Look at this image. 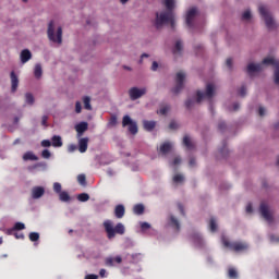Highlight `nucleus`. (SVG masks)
Listing matches in <instances>:
<instances>
[{
    "label": "nucleus",
    "instance_id": "obj_1",
    "mask_svg": "<svg viewBox=\"0 0 279 279\" xmlns=\"http://www.w3.org/2000/svg\"><path fill=\"white\" fill-rule=\"evenodd\" d=\"M175 3H178V0L163 1V4L168 11L156 13L155 27H157V29H160V27L167 25V23H170L172 27L175 25V13H173V10H175Z\"/></svg>",
    "mask_w": 279,
    "mask_h": 279
},
{
    "label": "nucleus",
    "instance_id": "obj_2",
    "mask_svg": "<svg viewBox=\"0 0 279 279\" xmlns=\"http://www.w3.org/2000/svg\"><path fill=\"white\" fill-rule=\"evenodd\" d=\"M269 65L275 66L274 83L276 86H279V61H276L274 57L265 58L262 63H248L246 71L248 75H256V73H260V71Z\"/></svg>",
    "mask_w": 279,
    "mask_h": 279
},
{
    "label": "nucleus",
    "instance_id": "obj_3",
    "mask_svg": "<svg viewBox=\"0 0 279 279\" xmlns=\"http://www.w3.org/2000/svg\"><path fill=\"white\" fill-rule=\"evenodd\" d=\"M215 95H217V85L215 83H207L205 90H197L194 98H190L185 101V106L191 109L196 104H202V101H213Z\"/></svg>",
    "mask_w": 279,
    "mask_h": 279
},
{
    "label": "nucleus",
    "instance_id": "obj_4",
    "mask_svg": "<svg viewBox=\"0 0 279 279\" xmlns=\"http://www.w3.org/2000/svg\"><path fill=\"white\" fill-rule=\"evenodd\" d=\"M258 12L265 22V25L267 29H276L278 27V23L274 19V15L271 14V11L269 10V7L265 4H260L258 7Z\"/></svg>",
    "mask_w": 279,
    "mask_h": 279
},
{
    "label": "nucleus",
    "instance_id": "obj_5",
    "mask_svg": "<svg viewBox=\"0 0 279 279\" xmlns=\"http://www.w3.org/2000/svg\"><path fill=\"white\" fill-rule=\"evenodd\" d=\"M105 231L107 232L108 239H114L117 234H125V226L121 222H119L116 227L114 223L111 222V220H106L104 222Z\"/></svg>",
    "mask_w": 279,
    "mask_h": 279
},
{
    "label": "nucleus",
    "instance_id": "obj_6",
    "mask_svg": "<svg viewBox=\"0 0 279 279\" xmlns=\"http://www.w3.org/2000/svg\"><path fill=\"white\" fill-rule=\"evenodd\" d=\"M48 38L51 43L62 45V26H59L56 22H50L48 25Z\"/></svg>",
    "mask_w": 279,
    "mask_h": 279
},
{
    "label": "nucleus",
    "instance_id": "obj_7",
    "mask_svg": "<svg viewBox=\"0 0 279 279\" xmlns=\"http://www.w3.org/2000/svg\"><path fill=\"white\" fill-rule=\"evenodd\" d=\"M221 242L225 245V247H229V250H233V252H245L250 248V245H247V243H245V242L230 243L226 235H222Z\"/></svg>",
    "mask_w": 279,
    "mask_h": 279
},
{
    "label": "nucleus",
    "instance_id": "obj_8",
    "mask_svg": "<svg viewBox=\"0 0 279 279\" xmlns=\"http://www.w3.org/2000/svg\"><path fill=\"white\" fill-rule=\"evenodd\" d=\"M259 213L263 219L267 221V223L274 222V209L269 206L267 202H262L259 206Z\"/></svg>",
    "mask_w": 279,
    "mask_h": 279
},
{
    "label": "nucleus",
    "instance_id": "obj_9",
    "mask_svg": "<svg viewBox=\"0 0 279 279\" xmlns=\"http://www.w3.org/2000/svg\"><path fill=\"white\" fill-rule=\"evenodd\" d=\"M123 128H128L129 132L131 134H138V125L136 124V121L132 120L130 116H124L122 120Z\"/></svg>",
    "mask_w": 279,
    "mask_h": 279
},
{
    "label": "nucleus",
    "instance_id": "obj_10",
    "mask_svg": "<svg viewBox=\"0 0 279 279\" xmlns=\"http://www.w3.org/2000/svg\"><path fill=\"white\" fill-rule=\"evenodd\" d=\"M147 95V87H132L129 89V97L132 101H136V99H141Z\"/></svg>",
    "mask_w": 279,
    "mask_h": 279
},
{
    "label": "nucleus",
    "instance_id": "obj_11",
    "mask_svg": "<svg viewBox=\"0 0 279 279\" xmlns=\"http://www.w3.org/2000/svg\"><path fill=\"white\" fill-rule=\"evenodd\" d=\"M199 14V11L197 8L192 7L187 10L186 15H185V23L187 27H193L195 23V19H197V15Z\"/></svg>",
    "mask_w": 279,
    "mask_h": 279
},
{
    "label": "nucleus",
    "instance_id": "obj_12",
    "mask_svg": "<svg viewBox=\"0 0 279 279\" xmlns=\"http://www.w3.org/2000/svg\"><path fill=\"white\" fill-rule=\"evenodd\" d=\"M175 82H177V85L172 90L178 95V93H180V90L184 88V83L186 82V73L178 72Z\"/></svg>",
    "mask_w": 279,
    "mask_h": 279
},
{
    "label": "nucleus",
    "instance_id": "obj_13",
    "mask_svg": "<svg viewBox=\"0 0 279 279\" xmlns=\"http://www.w3.org/2000/svg\"><path fill=\"white\" fill-rule=\"evenodd\" d=\"M74 128L76 130V138H82V136H84V132H86L88 130V123L80 122Z\"/></svg>",
    "mask_w": 279,
    "mask_h": 279
},
{
    "label": "nucleus",
    "instance_id": "obj_14",
    "mask_svg": "<svg viewBox=\"0 0 279 279\" xmlns=\"http://www.w3.org/2000/svg\"><path fill=\"white\" fill-rule=\"evenodd\" d=\"M88 137H78V151L80 154H86L88 150Z\"/></svg>",
    "mask_w": 279,
    "mask_h": 279
},
{
    "label": "nucleus",
    "instance_id": "obj_15",
    "mask_svg": "<svg viewBox=\"0 0 279 279\" xmlns=\"http://www.w3.org/2000/svg\"><path fill=\"white\" fill-rule=\"evenodd\" d=\"M33 199H40L45 195V189L43 186H34L31 191Z\"/></svg>",
    "mask_w": 279,
    "mask_h": 279
},
{
    "label": "nucleus",
    "instance_id": "obj_16",
    "mask_svg": "<svg viewBox=\"0 0 279 279\" xmlns=\"http://www.w3.org/2000/svg\"><path fill=\"white\" fill-rule=\"evenodd\" d=\"M31 58H32V51H29V49H24L21 51L20 59L22 64H27Z\"/></svg>",
    "mask_w": 279,
    "mask_h": 279
},
{
    "label": "nucleus",
    "instance_id": "obj_17",
    "mask_svg": "<svg viewBox=\"0 0 279 279\" xmlns=\"http://www.w3.org/2000/svg\"><path fill=\"white\" fill-rule=\"evenodd\" d=\"M11 77V93H14L19 88V76L14 71L10 74Z\"/></svg>",
    "mask_w": 279,
    "mask_h": 279
},
{
    "label": "nucleus",
    "instance_id": "obj_18",
    "mask_svg": "<svg viewBox=\"0 0 279 279\" xmlns=\"http://www.w3.org/2000/svg\"><path fill=\"white\" fill-rule=\"evenodd\" d=\"M173 149V143L171 142H165L163 144L160 145L159 151L166 156V154H169Z\"/></svg>",
    "mask_w": 279,
    "mask_h": 279
},
{
    "label": "nucleus",
    "instance_id": "obj_19",
    "mask_svg": "<svg viewBox=\"0 0 279 279\" xmlns=\"http://www.w3.org/2000/svg\"><path fill=\"white\" fill-rule=\"evenodd\" d=\"M185 178L184 174L175 173L172 177V185L173 186H181V184L184 182Z\"/></svg>",
    "mask_w": 279,
    "mask_h": 279
},
{
    "label": "nucleus",
    "instance_id": "obj_20",
    "mask_svg": "<svg viewBox=\"0 0 279 279\" xmlns=\"http://www.w3.org/2000/svg\"><path fill=\"white\" fill-rule=\"evenodd\" d=\"M114 215L117 219H123V217L125 216V206L117 205L114 208Z\"/></svg>",
    "mask_w": 279,
    "mask_h": 279
},
{
    "label": "nucleus",
    "instance_id": "obj_21",
    "mask_svg": "<svg viewBox=\"0 0 279 279\" xmlns=\"http://www.w3.org/2000/svg\"><path fill=\"white\" fill-rule=\"evenodd\" d=\"M192 243H194V245H196V247H202V245H204V239H202V234L194 233L192 235Z\"/></svg>",
    "mask_w": 279,
    "mask_h": 279
},
{
    "label": "nucleus",
    "instance_id": "obj_22",
    "mask_svg": "<svg viewBox=\"0 0 279 279\" xmlns=\"http://www.w3.org/2000/svg\"><path fill=\"white\" fill-rule=\"evenodd\" d=\"M168 223L171 226V228H174V230H180V221H178V218L175 216L170 215L168 218Z\"/></svg>",
    "mask_w": 279,
    "mask_h": 279
},
{
    "label": "nucleus",
    "instance_id": "obj_23",
    "mask_svg": "<svg viewBox=\"0 0 279 279\" xmlns=\"http://www.w3.org/2000/svg\"><path fill=\"white\" fill-rule=\"evenodd\" d=\"M52 147H62V136L60 135H53L50 141Z\"/></svg>",
    "mask_w": 279,
    "mask_h": 279
},
{
    "label": "nucleus",
    "instance_id": "obj_24",
    "mask_svg": "<svg viewBox=\"0 0 279 279\" xmlns=\"http://www.w3.org/2000/svg\"><path fill=\"white\" fill-rule=\"evenodd\" d=\"M143 125L146 132H153V130L156 128V121L144 120Z\"/></svg>",
    "mask_w": 279,
    "mask_h": 279
},
{
    "label": "nucleus",
    "instance_id": "obj_25",
    "mask_svg": "<svg viewBox=\"0 0 279 279\" xmlns=\"http://www.w3.org/2000/svg\"><path fill=\"white\" fill-rule=\"evenodd\" d=\"M24 99H25L26 106H34V104L36 102V98H34V94L32 93H26L24 95Z\"/></svg>",
    "mask_w": 279,
    "mask_h": 279
},
{
    "label": "nucleus",
    "instance_id": "obj_26",
    "mask_svg": "<svg viewBox=\"0 0 279 279\" xmlns=\"http://www.w3.org/2000/svg\"><path fill=\"white\" fill-rule=\"evenodd\" d=\"M23 160L25 162H27V160H32V161H36L38 160V156H36L34 154V151H26L24 155H23Z\"/></svg>",
    "mask_w": 279,
    "mask_h": 279
},
{
    "label": "nucleus",
    "instance_id": "obj_27",
    "mask_svg": "<svg viewBox=\"0 0 279 279\" xmlns=\"http://www.w3.org/2000/svg\"><path fill=\"white\" fill-rule=\"evenodd\" d=\"M182 49H183L182 41L178 40L174 45L173 50H172L173 56H181L182 54Z\"/></svg>",
    "mask_w": 279,
    "mask_h": 279
},
{
    "label": "nucleus",
    "instance_id": "obj_28",
    "mask_svg": "<svg viewBox=\"0 0 279 279\" xmlns=\"http://www.w3.org/2000/svg\"><path fill=\"white\" fill-rule=\"evenodd\" d=\"M34 75L36 80H40V77H43V65H40V63L35 64Z\"/></svg>",
    "mask_w": 279,
    "mask_h": 279
},
{
    "label": "nucleus",
    "instance_id": "obj_29",
    "mask_svg": "<svg viewBox=\"0 0 279 279\" xmlns=\"http://www.w3.org/2000/svg\"><path fill=\"white\" fill-rule=\"evenodd\" d=\"M180 165H182V158L180 156H175L173 160L169 161V166L172 167V169L180 167Z\"/></svg>",
    "mask_w": 279,
    "mask_h": 279
},
{
    "label": "nucleus",
    "instance_id": "obj_30",
    "mask_svg": "<svg viewBox=\"0 0 279 279\" xmlns=\"http://www.w3.org/2000/svg\"><path fill=\"white\" fill-rule=\"evenodd\" d=\"M242 21H244L245 23H250V21H252V11L250 9H246L242 13Z\"/></svg>",
    "mask_w": 279,
    "mask_h": 279
},
{
    "label": "nucleus",
    "instance_id": "obj_31",
    "mask_svg": "<svg viewBox=\"0 0 279 279\" xmlns=\"http://www.w3.org/2000/svg\"><path fill=\"white\" fill-rule=\"evenodd\" d=\"M183 145L187 147V149H193V141L189 135L183 137Z\"/></svg>",
    "mask_w": 279,
    "mask_h": 279
},
{
    "label": "nucleus",
    "instance_id": "obj_32",
    "mask_svg": "<svg viewBox=\"0 0 279 279\" xmlns=\"http://www.w3.org/2000/svg\"><path fill=\"white\" fill-rule=\"evenodd\" d=\"M133 211L135 215H143V213H145V206H143V204H137L133 207Z\"/></svg>",
    "mask_w": 279,
    "mask_h": 279
},
{
    "label": "nucleus",
    "instance_id": "obj_33",
    "mask_svg": "<svg viewBox=\"0 0 279 279\" xmlns=\"http://www.w3.org/2000/svg\"><path fill=\"white\" fill-rule=\"evenodd\" d=\"M140 226H141V230L144 234L147 233V230H153V232H154V229L151 228V225H149V222H140Z\"/></svg>",
    "mask_w": 279,
    "mask_h": 279
},
{
    "label": "nucleus",
    "instance_id": "obj_34",
    "mask_svg": "<svg viewBox=\"0 0 279 279\" xmlns=\"http://www.w3.org/2000/svg\"><path fill=\"white\" fill-rule=\"evenodd\" d=\"M83 104H84L85 110H93V106H90V97L88 96L83 97Z\"/></svg>",
    "mask_w": 279,
    "mask_h": 279
},
{
    "label": "nucleus",
    "instance_id": "obj_35",
    "mask_svg": "<svg viewBox=\"0 0 279 279\" xmlns=\"http://www.w3.org/2000/svg\"><path fill=\"white\" fill-rule=\"evenodd\" d=\"M209 230H210V232H217V219L210 218Z\"/></svg>",
    "mask_w": 279,
    "mask_h": 279
},
{
    "label": "nucleus",
    "instance_id": "obj_36",
    "mask_svg": "<svg viewBox=\"0 0 279 279\" xmlns=\"http://www.w3.org/2000/svg\"><path fill=\"white\" fill-rule=\"evenodd\" d=\"M169 110H171V106L169 105H163L160 107V109L158 110L159 114H168Z\"/></svg>",
    "mask_w": 279,
    "mask_h": 279
},
{
    "label": "nucleus",
    "instance_id": "obj_37",
    "mask_svg": "<svg viewBox=\"0 0 279 279\" xmlns=\"http://www.w3.org/2000/svg\"><path fill=\"white\" fill-rule=\"evenodd\" d=\"M59 199H60L61 202H69V201L71 199V196H70L69 193H66V192H61V193L59 194Z\"/></svg>",
    "mask_w": 279,
    "mask_h": 279
},
{
    "label": "nucleus",
    "instance_id": "obj_38",
    "mask_svg": "<svg viewBox=\"0 0 279 279\" xmlns=\"http://www.w3.org/2000/svg\"><path fill=\"white\" fill-rule=\"evenodd\" d=\"M78 202H88L90 196L87 193L78 194L77 196Z\"/></svg>",
    "mask_w": 279,
    "mask_h": 279
},
{
    "label": "nucleus",
    "instance_id": "obj_39",
    "mask_svg": "<svg viewBox=\"0 0 279 279\" xmlns=\"http://www.w3.org/2000/svg\"><path fill=\"white\" fill-rule=\"evenodd\" d=\"M77 182L81 184V186H86V175L85 174H78L77 175Z\"/></svg>",
    "mask_w": 279,
    "mask_h": 279
},
{
    "label": "nucleus",
    "instance_id": "obj_40",
    "mask_svg": "<svg viewBox=\"0 0 279 279\" xmlns=\"http://www.w3.org/2000/svg\"><path fill=\"white\" fill-rule=\"evenodd\" d=\"M29 241L36 242L38 239H40V234L38 232H31L29 235Z\"/></svg>",
    "mask_w": 279,
    "mask_h": 279
},
{
    "label": "nucleus",
    "instance_id": "obj_41",
    "mask_svg": "<svg viewBox=\"0 0 279 279\" xmlns=\"http://www.w3.org/2000/svg\"><path fill=\"white\" fill-rule=\"evenodd\" d=\"M118 120H117V116H111L109 122H108V128H114V125H117Z\"/></svg>",
    "mask_w": 279,
    "mask_h": 279
},
{
    "label": "nucleus",
    "instance_id": "obj_42",
    "mask_svg": "<svg viewBox=\"0 0 279 279\" xmlns=\"http://www.w3.org/2000/svg\"><path fill=\"white\" fill-rule=\"evenodd\" d=\"M257 113L259 117H267V108L259 106Z\"/></svg>",
    "mask_w": 279,
    "mask_h": 279
},
{
    "label": "nucleus",
    "instance_id": "obj_43",
    "mask_svg": "<svg viewBox=\"0 0 279 279\" xmlns=\"http://www.w3.org/2000/svg\"><path fill=\"white\" fill-rule=\"evenodd\" d=\"M53 191L54 193L61 194L62 193V184L54 182L53 183Z\"/></svg>",
    "mask_w": 279,
    "mask_h": 279
},
{
    "label": "nucleus",
    "instance_id": "obj_44",
    "mask_svg": "<svg viewBox=\"0 0 279 279\" xmlns=\"http://www.w3.org/2000/svg\"><path fill=\"white\" fill-rule=\"evenodd\" d=\"M228 275H229V278H232V279L238 278L239 276V274L236 272V269L234 268H230Z\"/></svg>",
    "mask_w": 279,
    "mask_h": 279
},
{
    "label": "nucleus",
    "instance_id": "obj_45",
    "mask_svg": "<svg viewBox=\"0 0 279 279\" xmlns=\"http://www.w3.org/2000/svg\"><path fill=\"white\" fill-rule=\"evenodd\" d=\"M105 263L107 267H114V257H107Z\"/></svg>",
    "mask_w": 279,
    "mask_h": 279
},
{
    "label": "nucleus",
    "instance_id": "obj_46",
    "mask_svg": "<svg viewBox=\"0 0 279 279\" xmlns=\"http://www.w3.org/2000/svg\"><path fill=\"white\" fill-rule=\"evenodd\" d=\"M41 157L45 158L46 160H49V158H51V151H49V149H44L41 151Z\"/></svg>",
    "mask_w": 279,
    "mask_h": 279
},
{
    "label": "nucleus",
    "instance_id": "obj_47",
    "mask_svg": "<svg viewBox=\"0 0 279 279\" xmlns=\"http://www.w3.org/2000/svg\"><path fill=\"white\" fill-rule=\"evenodd\" d=\"M13 230H25V223L23 222H16L13 227Z\"/></svg>",
    "mask_w": 279,
    "mask_h": 279
},
{
    "label": "nucleus",
    "instance_id": "obj_48",
    "mask_svg": "<svg viewBox=\"0 0 279 279\" xmlns=\"http://www.w3.org/2000/svg\"><path fill=\"white\" fill-rule=\"evenodd\" d=\"M180 128V124L177 121H171L169 124L170 130H178Z\"/></svg>",
    "mask_w": 279,
    "mask_h": 279
},
{
    "label": "nucleus",
    "instance_id": "obj_49",
    "mask_svg": "<svg viewBox=\"0 0 279 279\" xmlns=\"http://www.w3.org/2000/svg\"><path fill=\"white\" fill-rule=\"evenodd\" d=\"M77 150V145H75V144H70L69 146H68V151H69V154H73V151H76Z\"/></svg>",
    "mask_w": 279,
    "mask_h": 279
},
{
    "label": "nucleus",
    "instance_id": "obj_50",
    "mask_svg": "<svg viewBox=\"0 0 279 279\" xmlns=\"http://www.w3.org/2000/svg\"><path fill=\"white\" fill-rule=\"evenodd\" d=\"M75 112H76V114H80L82 112V102L76 101V104H75Z\"/></svg>",
    "mask_w": 279,
    "mask_h": 279
},
{
    "label": "nucleus",
    "instance_id": "obj_51",
    "mask_svg": "<svg viewBox=\"0 0 279 279\" xmlns=\"http://www.w3.org/2000/svg\"><path fill=\"white\" fill-rule=\"evenodd\" d=\"M246 94H247V88L245 86H242L239 90L240 97H245Z\"/></svg>",
    "mask_w": 279,
    "mask_h": 279
},
{
    "label": "nucleus",
    "instance_id": "obj_52",
    "mask_svg": "<svg viewBox=\"0 0 279 279\" xmlns=\"http://www.w3.org/2000/svg\"><path fill=\"white\" fill-rule=\"evenodd\" d=\"M41 147H51V141L43 140L41 141Z\"/></svg>",
    "mask_w": 279,
    "mask_h": 279
},
{
    "label": "nucleus",
    "instance_id": "obj_53",
    "mask_svg": "<svg viewBox=\"0 0 279 279\" xmlns=\"http://www.w3.org/2000/svg\"><path fill=\"white\" fill-rule=\"evenodd\" d=\"M269 239H270V242L272 243H279V235L271 234Z\"/></svg>",
    "mask_w": 279,
    "mask_h": 279
},
{
    "label": "nucleus",
    "instance_id": "obj_54",
    "mask_svg": "<svg viewBox=\"0 0 279 279\" xmlns=\"http://www.w3.org/2000/svg\"><path fill=\"white\" fill-rule=\"evenodd\" d=\"M239 108H241V106H240L238 102H235V104H233V107L230 108L229 110H230L231 112H236V110H239Z\"/></svg>",
    "mask_w": 279,
    "mask_h": 279
},
{
    "label": "nucleus",
    "instance_id": "obj_55",
    "mask_svg": "<svg viewBox=\"0 0 279 279\" xmlns=\"http://www.w3.org/2000/svg\"><path fill=\"white\" fill-rule=\"evenodd\" d=\"M226 66L229 69V71L232 70V59H227Z\"/></svg>",
    "mask_w": 279,
    "mask_h": 279
},
{
    "label": "nucleus",
    "instance_id": "obj_56",
    "mask_svg": "<svg viewBox=\"0 0 279 279\" xmlns=\"http://www.w3.org/2000/svg\"><path fill=\"white\" fill-rule=\"evenodd\" d=\"M245 210H246L247 215H252V213H253L252 204L246 205V209Z\"/></svg>",
    "mask_w": 279,
    "mask_h": 279
},
{
    "label": "nucleus",
    "instance_id": "obj_57",
    "mask_svg": "<svg viewBox=\"0 0 279 279\" xmlns=\"http://www.w3.org/2000/svg\"><path fill=\"white\" fill-rule=\"evenodd\" d=\"M150 69L151 71H158V62L154 61Z\"/></svg>",
    "mask_w": 279,
    "mask_h": 279
},
{
    "label": "nucleus",
    "instance_id": "obj_58",
    "mask_svg": "<svg viewBox=\"0 0 279 279\" xmlns=\"http://www.w3.org/2000/svg\"><path fill=\"white\" fill-rule=\"evenodd\" d=\"M48 117L47 116H44L43 118H41V125H45V126H47V121H48Z\"/></svg>",
    "mask_w": 279,
    "mask_h": 279
},
{
    "label": "nucleus",
    "instance_id": "obj_59",
    "mask_svg": "<svg viewBox=\"0 0 279 279\" xmlns=\"http://www.w3.org/2000/svg\"><path fill=\"white\" fill-rule=\"evenodd\" d=\"M113 260H114V263H118V265H119L122 263L123 259L121 258V256H117V257H113Z\"/></svg>",
    "mask_w": 279,
    "mask_h": 279
},
{
    "label": "nucleus",
    "instance_id": "obj_60",
    "mask_svg": "<svg viewBox=\"0 0 279 279\" xmlns=\"http://www.w3.org/2000/svg\"><path fill=\"white\" fill-rule=\"evenodd\" d=\"M106 274H107L106 269H100L99 271L100 278H106Z\"/></svg>",
    "mask_w": 279,
    "mask_h": 279
},
{
    "label": "nucleus",
    "instance_id": "obj_61",
    "mask_svg": "<svg viewBox=\"0 0 279 279\" xmlns=\"http://www.w3.org/2000/svg\"><path fill=\"white\" fill-rule=\"evenodd\" d=\"M97 278H99V276H97V275H87L85 277V279H97Z\"/></svg>",
    "mask_w": 279,
    "mask_h": 279
},
{
    "label": "nucleus",
    "instance_id": "obj_62",
    "mask_svg": "<svg viewBox=\"0 0 279 279\" xmlns=\"http://www.w3.org/2000/svg\"><path fill=\"white\" fill-rule=\"evenodd\" d=\"M15 239H25L23 233H14Z\"/></svg>",
    "mask_w": 279,
    "mask_h": 279
},
{
    "label": "nucleus",
    "instance_id": "obj_63",
    "mask_svg": "<svg viewBox=\"0 0 279 279\" xmlns=\"http://www.w3.org/2000/svg\"><path fill=\"white\" fill-rule=\"evenodd\" d=\"M218 128H219V130H226V122H220L219 124H218Z\"/></svg>",
    "mask_w": 279,
    "mask_h": 279
},
{
    "label": "nucleus",
    "instance_id": "obj_64",
    "mask_svg": "<svg viewBox=\"0 0 279 279\" xmlns=\"http://www.w3.org/2000/svg\"><path fill=\"white\" fill-rule=\"evenodd\" d=\"M189 166L190 167H195V159L194 158L190 159Z\"/></svg>",
    "mask_w": 279,
    "mask_h": 279
}]
</instances>
